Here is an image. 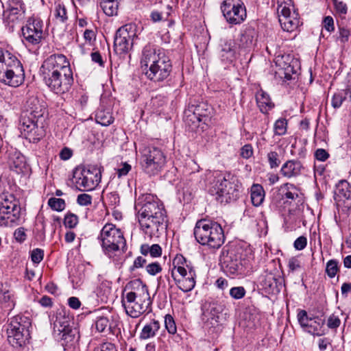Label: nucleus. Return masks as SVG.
<instances>
[{
    "mask_svg": "<svg viewBox=\"0 0 351 351\" xmlns=\"http://www.w3.org/2000/svg\"><path fill=\"white\" fill-rule=\"evenodd\" d=\"M149 254L153 258L160 257L162 254V248L158 244H153L150 246Z\"/></svg>",
    "mask_w": 351,
    "mask_h": 351,
    "instance_id": "nucleus-59",
    "label": "nucleus"
},
{
    "mask_svg": "<svg viewBox=\"0 0 351 351\" xmlns=\"http://www.w3.org/2000/svg\"><path fill=\"white\" fill-rule=\"evenodd\" d=\"M46 85L57 94L67 92L73 82L70 63L62 54L48 57L40 67Z\"/></svg>",
    "mask_w": 351,
    "mask_h": 351,
    "instance_id": "nucleus-2",
    "label": "nucleus"
},
{
    "mask_svg": "<svg viewBox=\"0 0 351 351\" xmlns=\"http://www.w3.org/2000/svg\"><path fill=\"white\" fill-rule=\"evenodd\" d=\"M131 170V165L125 162L122 164V167L117 170L119 177L126 176Z\"/></svg>",
    "mask_w": 351,
    "mask_h": 351,
    "instance_id": "nucleus-64",
    "label": "nucleus"
},
{
    "mask_svg": "<svg viewBox=\"0 0 351 351\" xmlns=\"http://www.w3.org/2000/svg\"><path fill=\"white\" fill-rule=\"evenodd\" d=\"M208 179V192L210 195H215L216 199L221 202H228L237 198L238 191L236 189L235 185L223 174L215 172Z\"/></svg>",
    "mask_w": 351,
    "mask_h": 351,
    "instance_id": "nucleus-10",
    "label": "nucleus"
},
{
    "mask_svg": "<svg viewBox=\"0 0 351 351\" xmlns=\"http://www.w3.org/2000/svg\"><path fill=\"white\" fill-rule=\"evenodd\" d=\"M118 1L117 0H100V7L104 12L109 16L116 15L118 12Z\"/></svg>",
    "mask_w": 351,
    "mask_h": 351,
    "instance_id": "nucleus-31",
    "label": "nucleus"
},
{
    "mask_svg": "<svg viewBox=\"0 0 351 351\" xmlns=\"http://www.w3.org/2000/svg\"><path fill=\"white\" fill-rule=\"evenodd\" d=\"M333 2L337 12L341 14H346L348 8L345 3L343 1H339L337 0H334Z\"/></svg>",
    "mask_w": 351,
    "mask_h": 351,
    "instance_id": "nucleus-60",
    "label": "nucleus"
},
{
    "mask_svg": "<svg viewBox=\"0 0 351 351\" xmlns=\"http://www.w3.org/2000/svg\"><path fill=\"white\" fill-rule=\"evenodd\" d=\"M221 9L226 21L230 24H240L246 18V10L241 0H225Z\"/></svg>",
    "mask_w": 351,
    "mask_h": 351,
    "instance_id": "nucleus-19",
    "label": "nucleus"
},
{
    "mask_svg": "<svg viewBox=\"0 0 351 351\" xmlns=\"http://www.w3.org/2000/svg\"><path fill=\"white\" fill-rule=\"evenodd\" d=\"M146 271L149 274L155 276L162 271V267L157 262L152 263L146 266Z\"/></svg>",
    "mask_w": 351,
    "mask_h": 351,
    "instance_id": "nucleus-47",
    "label": "nucleus"
},
{
    "mask_svg": "<svg viewBox=\"0 0 351 351\" xmlns=\"http://www.w3.org/2000/svg\"><path fill=\"white\" fill-rule=\"evenodd\" d=\"M253 154V148L250 144H246L241 149L240 155L245 159L250 158Z\"/></svg>",
    "mask_w": 351,
    "mask_h": 351,
    "instance_id": "nucleus-51",
    "label": "nucleus"
},
{
    "mask_svg": "<svg viewBox=\"0 0 351 351\" xmlns=\"http://www.w3.org/2000/svg\"><path fill=\"white\" fill-rule=\"evenodd\" d=\"M24 79V69L20 60L9 51L0 49V82L18 87Z\"/></svg>",
    "mask_w": 351,
    "mask_h": 351,
    "instance_id": "nucleus-5",
    "label": "nucleus"
},
{
    "mask_svg": "<svg viewBox=\"0 0 351 351\" xmlns=\"http://www.w3.org/2000/svg\"><path fill=\"white\" fill-rule=\"evenodd\" d=\"M265 198V191L261 184H253L251 187V200L255 206H259Z\"/></svg>",
    "mask_w": 351,
    "mask_h": 351,
    "instance_id": "nucleus-29",
    "label": "nucleus"
},
{
    "mask_svg": "<svg viewBox=\"0 0 351 351\" xmlns=\"http://www.w3.org/2000/svg\"><path fill=\"white\" fill-rule=\"evenodd\" d=\"M16 210L17 204L12 195H0V213L7 215L13 213V215H15L14 212Z\"/></svg>",
    "mask_w": 351,
    "mask_h": 351,
    "instance_id": "nucleus-24",
    "label": "nucleus"
},
{
    "mask_svg": "<svg viewBox=\"0 0 351 351\" xmlns=\"http://www.w3.org/2000/svg\"><path fill=\"white\" fill-rule=\"evenodd\" d=\"M315 157L319 161H326L329 158V154L324 149H317L315 152Z\"/></svg>",
    "mask_w": 351,
    "mask_h": 351,
    "instance_id": "nucleus-57",
    "label": "nucleus"
},
{
    "mask_svg": "<svg viewBox=\"0 0 351 351\" xmlns=\"http://www.w3.org/2000/svg\"><path fill=\"white\" fill-rule=\"evenodd\" d=\"M279 22L282 28L287 32H293L300 24L298 14L295 12L291 14V0H277Z\"/></svg>",
    "mask_w": 351,
    "mask_h": 351,
    "instance_id": "nucleus-18",
    "label": "nucleus"
},
{
    "mask_svg": "<svg viewBox=\"0 0 351 351\" xmlns=\"http://www.w3.org/2000/svg\"><path fill=\"white\" fill-rule=\"evenodd\" d=\"M109 326V320L108 317L100 316L97 317L95 321V328L97 331L102 332Z\"/></svg>",
    "mask_w": 351,
    "mask_h": 351,
    "instance_id": "nucleus-42",
    "label": "nucleus"
},
{
    "mask_svg": "<svg viewBox=\"0 0 351 351\" xmlns=\"http://www.w3.org/2000/svg\"><path fill=\"white\" fill-rule=\"evenodd\" d=\"M186 262L182 256H177L173 261L171 275L178 288L184 292L191 291L195 286V271L189 265L186 267L182 263Z\"/></svg>",
    "mask_w": 351,
    "mask_h": 351,
    "instance_id": "nucleus-11",
    "label": "nucleus"
},
{
    "mask_svg": "<svg viewBox=\"0 0 351 351\" xmlns=\"http://www.w3.org/2000/svg\"><path fill=\"white\" fill-rule=\"evenodd\" d=\"M49 206L54 210L62 211L65 208V202L63 199L51 197L48 200Z\"/></svg>",
    "mask_w": 351,
    "mask_h": 351,
    "instance_id": "nucleus-38",
    "label": "nucleus"
},
{
    "mask_svg": "<svg viewBox=\"0 0 351 351\" xmlns=\"http://www.w3.org/2000/svg\"><path fill=\"white\" fill-rule=\"evenodd\" d=\"M167 162L162 149L156 147H145L141 152L140 164L142 170L149 176L159 173Z\"/></svg>",
    "mask_w": 351,
    "mask_h": 351,
    "instance_id": "nucleus-12",
    "label": "nucleus"
},
{
    "mask_svg": "<svg viewBox=\"0 0 351 351\" xmlns=\"http://www.w3.org/2000/svg\"><path fill=\"white\" fill-rule=\"evenodd\" d=\"M5 14H7V17L10 21L14 22L23 15V12L21 8L12 7L9 10H6Z\"/></svg>",
    "mask_w": 351,
    "mask_h": 351,
    "instance_id": "nucleus-40",
    "label": "nucleus"
},
{
    "mask_svg": "<svg viewBox=\"0 0 351 351\" xmlns=\"http://www.w3.org/2000/svg\"><path fill=\"white\" fill-rule=\"evenodd\" d=\"M99 239L103 252L110 258L115 256L118 252L123 251L126 245L123 232L112 223H107L103 227Z\"/></svg>",
    "mask_w": 351,
    "mask_h": 351,
    "instance_id": "nucleus-8",
    "label": "nucleus"
},
{
    "mask_svg": "<svg viewBox=\"0 0 351 351\" xmlns=\"http://www.w3.org/2000/svg\"><path fill=\"white\" fill-rule=\"evenodd\" d=\"M160 329V323L158 321L153 319L145 324L141 330L139 338L142 340H146L153 338Z\"/></svg>",
    "mask_w": 351,
    "mask_h": 351,
    "instance_id": "nucleus-27",
    "label": "nucleus"
},
{
    "mask_svg": "<svg viewBox=\"0 0 351 351\" xmlns=\"http://www.w3.org/2000/svg\"><path fill=\"white\" fill-rule=\"evenodd\" d=\"M256 100L260 110L266 108H272L274 107V104L271 101L269 95L263 90H260L256 93Z\"/></svg>",
    "mask_w": 351,
    "mask_h": 351,
    "instance_id": "nucleus-30",
    "label": "nucleus"
},
{
    "mask_svg": "<svg viewBox=\"0 0 351 351\" xmlns=\"http://www.w3.org/2000/svg\"><path fill=\"white\" fill-rule=\"evenodd\" d=\"M14 237L17 241L23 242L26 239L25 229L23 228H17L14 232Z\"/></svg>",
    "mask_w": 351,
    "mask_h": 351,
    "instance_id": "nucleus-58",
    "label": "nucleus"
},
{
    "mask_svg": "<svg viewBox=\"0 0 351 351\" xmlns=\"http://www.w3.org/2000/svg\"><path fill=\"white\" fill-rule=\"evenodd\" d=\"M32 322L29 317L17 315L10 319L7 328L8 341L14 347H21L30 338Z\"/></svg>",
    "mask_w": 351,
    "mask_h": 351,
    "instance_id": "nucleus-9",
    "label": "nucleus"
},
{
    "mask_svg": "<svg viewBox=\"0 0 351 351\" xmlns=\"http://www.w3.org/2000/svg\"><path fill=\"white\" fill-rule=\"evenodd\" d=\"M302 164L298 160H288L281 167L280 173L286 178H290L300 174Z\"/></svg>",
    "mask_w": 351,
    "mask_h": 351,
    "instance_id": "nucleus-23",
    "label": "nucleus"
},
{
    "mask_svg": "<svg viewBox=\"0 0 351 351\" xmlns=\"http://www.w3.org/2000/svg\"><path fill=\"white\" fill-rule=\"evenodd\" d=\"M44 256V251L39 248H36L32 250L31 254L32 261L34 263H39L42 261Z\"/></svg>",
    "mask_w": 351,
    "mask_h": 351,
    "instance_id": "nucleus-48",
    "label": "nucleus"
},
{
    "mask_svg": "<svg viewBox=\"0 0 351 351\" xmlns=\"http://www.w3.org/2000/svg\"><path fill=\"white\" fill-rule=\"evenodd\" d=\"M121 303L127 315L133 318L149 312L152 300L148 288L141 280L128 282L122 293Z\"/></svg>",
    "mask_w": 351,
    "mask_h": 351,
    "instance_id": "nucleus-3",
    "label": "nucleus"
},
{
    "mask_svg": "<svg viewBox=\"0 0 351 351\" xmlns=\"http://www.w3.org/2000/svg\"><path fill=\"white\" fill-rule=\"evenodd\" d=\"M282 193V197L287 199V202L291 203L292 201L299 199L300 202V193L299 189L292 184H285L280 188Z\"/></svg>",
    "mask_w": 351,
    "mask_h": 351,
    "instance_id": "nucleus-26",
    "label": "nucleus"
},
{
    "mask_svg": "<svg viewBox=\"0 0 351 351\" xmlns=\"http://www.w3.org/2000/svg\"><path fill=\"white\" fill-rule=\"evenodd\" d=\"M26 105L29 110H45L47 108L46 102L36 96L29 97L26 101Z\"/></svg>",
    "mask_w": 351,
    "mask_h": 351,
    "instance_id": "nucleus-34",
    "label": "nucleus"
},
{
    "mask_svg": "<svg viewBox=\"0 0 351 351\" xmlns=\"http://www.w3.org/2000/svg\"><path fill=\"white\" fill-rule=\"evenodd\" d=\"M94 351H117V349L113 343L105 342L95 348Z\"/></svg>",
    "mask_w": 351,
    "mask_h": 351,
    "instance_id": "nucleus-55",
    "label": "nucleus"
},
{
    "mask_svg": "<svg viewBox=\"0 0 351 351\" xmlns=\"http://www.w3.org/2000/svg\"><path fill=\"white\" fill-rule=\"evenodd\" d=\"M14 301L10 291L0 292V306L3 309L10 311L14 306Z\"/></svg>",
    "mask_w": 351,
    "mask_h": 351,
    "instance_id": "nucleus-35",
    "label": "nucleus"
},
{
    "mask_svg": "<svg viewBox=\"0 0 351 351\" xmlns=\"http://www.w3.org/2000/svg\"><path fill=\"white\" fill-rule=\"evenodd\" d=\"M53 19L58 23L66 22L68 19V16L65 6L61 3L56 4L53 11Z\"/></svg>",
    "mask_w": 351,
    "mask_h": 351,
    "instance_id": "nucleus-33",
    "label": "nucleus"
},
{
    "mask_svg": "<svg viewBox=\"0 0 351 351\" xmlns=\"http://www.w3.org/2000/svg\"><path fill=\"white\" fill-rule=\"evenodd\" d=\"M77 202L80 206H88L92 203V197L86 193L80 194L77 198Z\"/></svg>",
    "mask_w": 351,
    "mask_h": 351,
    "instance_id": "nucleus-49",
    "label": "nucleus"
},
{
    "mask_svg": "<svg viewBox=\"0 0 351 351\" xmlns=\"http://www.w3.org/2000/svg\"><path fill=\"white\" fill-rule=\"evenodd\" d=\"M245 293L246 291L243 287H234L230 290V295L235 300L243 298Z\"/></svg>",
    "mask_w": 351,
    "mask_h": 351,
    "instance_id": "nucleus-45",
    "label": "nucleus"
},
{
    "mask_svg": "<svg viewBox=\"0 0 351 351\" xmlns=\"http://www.w3.org/2000/svg\"><path fill=\"white\" fill-rule=\"evenodd\" d=\"M290 60L289 56H283L276 58V64L278 69L276 73L280 78L285 80H290L292 78V75L296 73L293 64L295 61L292 60L291 62H289Z\"/></svg>",
    "mask_w": 351,
    "mask_h": 351,
    "instance_id": "nucleus-21",
    "label": "nucleus"
},
{
    "mask_svg": "<svg viewBox=\"0 0 351 351\" xmlns=\"http://www.w3.org/2000/svg\"><path fill=\"white\" fill-rule=\"evenodd\" d=\"M339 271L338 262L336 260H330L326 267V273L329 278H334Z\"/></svg>",
    "mask_w": 351,
    "mask_h": 351,
    "instance_id": "nucleus-39",
    "label": "nucleus"
},
{
    "mask_svg": "<svg viewBox=\"0 0 351 351\" xmlns=\"http://www.w3.org/2000/svg\"><path fill=\"white\" fill-rule=\"evenodd\" d=\"M147 261L145 258L142 256H138L135 258L133 265L131 267L130 269L134 271L136 269L141 268L143 267V265L146 263Z\"/></svg>",
    "mask_w": 351,
    "mask_h": 351,
    "instance_id": "nucleus-62",
    "label": "nucleus"
},
{
    "mask_svg": "<svg viewBox=\"0 0 351 351\" xmlns=\"http://www.w3.org/2000/svg\"><path fill=\"white\" fill-rule=\"evenodd\" d=\"M226 309V305L223 303L213 304L211 308V313L215 315L222 313Z\"/></svg>",
    "mask_w": 351,
    "mask_h": 351,
    "instance_id": "nucleus-61",
    "label": "nucleus"
},
{
    "mask_svg": "<svg viewBox=\"0 0 351 351\" xmlns=\"http://www.w3.org/2000/svg\"><path fill=\"white\" fill-rule=\"evenodd\" d=\"M298 321L304 331L321 337L327 333L325 319L319 316L309 317L305 310H300L297 315Z\"/></svg>",
    "mask_w": 351,
    "mask_h": 351,
    "instance_id": "nucleus-17",
    "label": "nucleus"
},
{
    "mask_svg": "<svg viewBox=\"0 0 351 351\" xmlns=\"http://www.w3.org/2000/svg\"><path fill=\"white\" fill-rule=\"evenodd\" d=\"M193 234L199 243L213 249L220 247L225 240L221 225L216 221L206 219L197 221Z\"/></svg>",
    "mask_w": 351,
    "mask_h": 351,
    "instance_id": "nucleus-6",
    "label": "nucleus"
},
{
    "mask_svg": "<svg viewBox=\"0 0 351 351\" xmlns=\"http://www.w3.org/2000/svg\"><path fill=\"white\" fill-rule=\"evenodd\" d=\"M101 173L96 168H76L73 173L72 183L79 191H92L99 184Z\"/></svg>",
    "mask_w": 351,
    "mask_h": 351,
    "instance_id": "nucleus-14",
    "label": "nucleus"
},
{
    "mask_svg": "<svg viewBox=\"0 0 351 351\" xmlns=\"http://www.w3.org/2000/svg\"><path fill=\"white\" fill-rule=\"evenodd\" d=\"M323 26L326 30L329 32H333L335 29L334 20L332 17L328 16L324 17L323 20Z\"/></svg>",
    "mask_w": 351,
    "mask_h": 351,
    "instance_id": "nucleus-54",
    "label": "nucleus"
},
{
    "mask_svg": "<svg viewBox=\"0 0 351 351\" xmlns=\"http://www.w3.org/2000/svg\"><path fill=\"white\" fill-rule=\"evenodd\" d=\"M24 39L29 44L37 45L44 37L43 23L38 18H29L25 25L22 27Z\"/></svg>",
    "mask_w": 351,
    "mask_h": 351,
    "instance_id": "nucleus-20",
    "label": "nucleus"
},
{
    "mask_svg": "<svg viewBox=\"0 0 351 351\" xmlns=\"http://www.w3.org/2000/svg\"><path fill=\"white\" fill-rule=\"evenodd\" d=\"M78 223V217L73 213H69L65 215L64 224L66 228H74Z\"/></svg>",
    "mask_w": 351,
    "mask_h": 351,
    "instance_id": "nucleus-41",
    "label": "nucleus"
},
{
    "mask_svg": "<svg viewBox=\"0 0 351 351\" xmlns=\"http://www.w3.org/2000/svg\"><path fill=\"white\" fill-rule=\"evenodd\" d=\"M141 230L149 237H159L167 229L166 210L162 202L152 194L140 196L135 206Z\"/></svg>",
    "mask_w": 351,
    "mask_h": 351,
    "instance_id": "nucleus-1",
    "label": "nucleus"
},
{
    "mask_svg": "<svg viewBox=\"0 0 351 351\" xmlns=\"http://www.w3.org/2000/svg\"><path fill=\"white\" fill-rule=\"evenodd\" d=\"M335 195L339 202L347 200L351 202V186L346 180H341L337 184Z\"/></svg>",
    "mask_w": 351,
    "mask_h": 351,
    "instance_id": "nucleus-25",
    "label": "nucleus"
},
{
    "mask_svg": "<svg viewBox=\"0 0 351 351\" xmlns=\"http://www.w3.org/2000/svg\"><path fill=\"white\" fill-rule=\"evenodd\" d=\"M220 47L219 54L222 60L232 62L236 58L237 47L234 40L221 41Z\"/></svg>",
    "mask_w": 351,
    "mask_h": 351,
    "instance_id": "nucleus-22",
    "label": "nucleus"
},
{
    "mask_svg": "<svg viewBox=\"0 0 351 351\" xmlns=\"http://www.w3.org/2000/svg\"><path fill=\"white\" fill-rule=\"evenodd\" d=\"M339 40H340L341 43H344L348 40L349 37L350 36V32L349 29L344 27H339Z\"/></svg>",
    "mask_w": 351,
    "mask_h": 351,
    "instance_id": "nucleus-56",
    "label": "nucleus"
},
{
    "mask_svg": "<svg viewBox=\"0 0 351 351\" xmlns=\"http://www.w3.org/2000/svg\"><path fill=\"white\" fill-rule=\"evenodd\" d=\"M41 111H23L20 120L21 134L30 143H37L45 136L43 125H38L37 117L42 116Z\"/></svg>",
    "mask_w": 351,
    "mask_h": 351,
    "instance_id": "nucleus-13",
    "label": "nucleus"
},
{
    "mask_svg": "<svg viewBox=\"0 0 351 351\" xmlns=\"http://www.w3.org/2000/svg\"><path fill=\"white\" fill-rule=\"evenodd\" d=\"M288 267L290 271H295L301 268V261L298 257H292L288 261Z\"/></svg>",
    "mask_w": 351,
    "mask_h": 351,
    "instance_id": "nucleus-50",
    "label": "nucleus"
},
{
    "mask_svg": "<svg viewBox=\"0 0 351 351\" xmlns=\"http://www.w3.org/2000/svg\"><path fill=\"white\" fill-rule=\"evenodd\" d=\"M184 121L191 130H195L201 125V115L195 111H184Z\"/></svg>",
    "mask_w": 351,
    "mask_h": 351,
    "instance_id": "nucleus-28",
    "label": "nucleus"
},
{
    "mask_svg": "<svg viewBox=\"0 0 351 351\" xmlns=\"http://www.w3.org/2000/svg\"><path fill=\"white\" fill-rule=\"evenodd\" d=\"M267 159L271 169H275L280 166L281 160L278 152L270 151L267 154Z\"/></svg>",
    "mask_w": 351,
    "mask_h": 351,
    "instance_id": "nucleus-37",
    "label": "nucleus"
},
{
    "mask_svg": "<svg viewBox=\"0 0 351 351\" xmlns=\"http://www.w3.org/2000/svg\"><path fill=\"white\" fill-rule=\"evenodd\" d=\"M275 134L279 136L283 135L287 131V122L284 119H278L274 124Z\"/></svg>",
    "mask_w": 351,
    "mask_h": 351,
    "instance_id": "nucleus-44",
    "label": "nucleus"
},
{
    "mask_svg": "<svg viewBox=\"0 0 351 351\" xmlns=\"http://www.w3.org/2000/svg\"><path fill=\"white\" fill-rule=\"evenodd\" d=\"M95 119L97 123L107 126L114 121V117L110 111H95Z\"/></svg>",
    "mask_w": 351,
    "mask_h": 351,
    "instance_id": "nucleus-32",
    "label": "nucleus"
},
{
    "mask_svg": "<svg viewBox=\"0 0 351 351\" xmlns=\"http://www.w3.org/2000/svg\"><path fill=\"white\" fill-rule=\"evenodd\" d=\"M68 304L71 308L77 310L80 308L81 306V302L78 298L73 296L68 299Z\"/></svg>",
    "mask_w": 351,
    "mask_h": 351,
    "instance_id": "nucleus-63",
    "label": "nucleus"
},
{
    "mask_svg": "<svg viewBox=\"0 0 351 351\" xmlns=\"http://www.w3.org/2000/svg\"><path fill=\"white\" fill-rule=\"evenodd\" d=\"M307 245V239L304 236H300L294 241L293 246L298 250H302Z\"/></svg>",
    "mask_w": 351,
    "mask_h": 351,
    "instance_id": "nucleus-53",
    "label": "nucleus"
},
{
    "mask_svg": "<svg viewBox=\"0 0 351 351\" xmlns=\"http://www.w3.org/2000/svg\"><path fill=\"white\" fill-rule=\"evenodd\" d=\"M141 66L147 77L154 82H162L168 77L171 71V63L169 58L163 49H156L154 45H145L142 51Z\"/></svg>",
    "mask_w": 351,
    "mask_h": 351,
    "instance_id": "nucleus-4",
    "label": "nucleus"
},
{
    "mask_svg": "<svg viewBox=\"0 0 351 351\" xmlns=\"http://www.w3.org/2000/svg\"><path fill=\"white\" fill-rule=\"evenodd\" d=\"M25 158L23 156L18 154L16 156L15 160L12 161V166L16 168V171H22L23 168L25 167Z\"/></svg>",
    "mask_w": 351,
    "mask_h": 351,
    "instance_id": "nucleus-52",
    "label": "nucleus"
},
{
    "mask_svg": "<svg viewBox=\"0 0 351 351\" xmlns=\"http://www.w3.org/2000/svg\"><path fill=\"white\" fill-rule=\"evenodd\" d=\"M254 37L252 32L245 31L241 36L240 38V47L241 48H249L253 44Z\"/></svg>",
    "mask_w": 351,
    "mask_h": 351,
    "instance_id": "nucleus-36",
    "label": "nucleus"
},
{
    "mask_svg": "<svg viewBox=\"0 0 351 351\" xmlns=\"http://www.w3.org/2000/svg\"><path fill=\"white\" fill-rule=\"evenodd\" d=\"M220 263L221 269L228 276H238L244 273L245 261L234 249L223 251Z\"/></svg>",
    "mask_w": 351,
    "mask_h": 351,
    "instance_id": "nucleus-15",
    "label": "nucleus"
},
{
    "mask_svg": "<svg viewBox=\"0 0 351 351\" xmlns=\"http://www.w3.org/2000/svg\"><path fill=\"white\" fill-rule=\"evenodd\" d=\"M341 324V319L337 315L332 314L327 319V326L330 329H336Z\"/></svg>",
    "mask_w": 351,
    "mask_h": 351,
    "instance_id": "nucleus-46",
    "label": "nucleus"
},
{
    "mask_svg": "<svg viewBox=\"0 0 351 351\" xmlns=\"http://www.w3.org/2000/svg\"><path fill=\"white\" fill-rule=\"evenodd\" d=\"M136 37L135 25L127 24L120 27L116 32L114 41L115 52L118 54L128 52L132 48Z\"/></svg>",
    "mask_w": 351,
    "mask_h": 351,
    "instance_id": "nucleus-16",
    "label": "nucleus"
},
{
    "mask_svg": "<svg viewBox=\"0 0 351 351\" xmlns=\"http://www.w3.org/2000/svg\"><path fill=\"white\" fill-rule=\"evenodd\" d=\"M54 335L63 340L66 344L72 343L79 339L77 329L73 327V319L64 308L57 309L50 316Z\"/></svg>",
    "mask_w": 351,
    "mask_h": 351,
    "instance_id": "nucleus-7",
    "label": "nucleus"
},
{
    "mask_svg": "<svg viewBox=\"0 0 351 351\" xmlns=\"http://www.w3.org/2000/svg\"><path fill=\"white\" fill-rule=\"evenodd\" d=\"M165 328L167 330L168 332L170 334H175L177 332V328L175 323V321L171 315H166L165 317Z\"/></svg>",
    "mask_w": 351,
    "mask_h": 351,
    "instance_id": "nucleus-43",
    "label": "nucleus"
}]
</instances>
